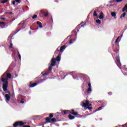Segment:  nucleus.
I'll list each match as a JSON object with an SVG mask.
<instances>
[{"mask_svg":"<svg viewBox=\"0 0 127 127\" xmlns=\"http://www.w3.org/2000/svg\"><path fill=\"white\" fill-rule=\"evenodd\" d=\"M44 80H45V79H43V81H44Z\"/></svg>","mask_w":127,"mask_h":127,"instance_id":"50","label":"nucleus"},{"mask_svg":"<svg viewBox=\"0 0 127 127\" xmlns=\"http://www.w3.org/2000/svg\"><path fill=\"white\" fill-rule=\"evenodd\" d=\"M0 27H1V28H2V29L5 28V23H4L3 22H0Z\"/></svg>","mask_w":127,"mask_h":127,"instance_id":"7","label":"nucleus"},{"mask_svg":"<svg viewBox=\"0 0 127 127\" xmlns=\"http://www.w3.org/2000/svg\"><path fill=\"white\" fill-rule=\"evenodd\" d=\"M120 39V37H118L115 41V43H118L119 42V39Z\"/></svg>","mask_w":127,"mask_h":127,"instance_id":"30","label":"nucleus"},{"mask_svg":"<svg viewBox=\"0 0 127 127\" xmlns=\"http://www.w3.org/2000/svg\"><path fill=\"white\" fill-rule=\"evenodd\" d=\"M110 3H112V2H114V0H111L110 1Z\"/></svg>","mask_w":127,"mask_h":127,"instance_id":"45","label":"nucleus"},{"mask_svg":"<svg viewBox=\"0 0 127 127\" xmlns=\"http://www.w3.org/2000/svg\"><path fill=\"white\" fill-rule=\"evenodd\" d=\"M42 76H47L48 75H49V73H46V72H45L43 73V72H42Z\"/></svg>","mask_w":127,"mask_h":127,"instance_id":"21","label":"nucleus"},{"mask_svg":"<svg viewBox=\"0 0 127 127\" xmlns=\"http://www.w3.org/2000/svg\"><path fill=\"white\" fill-rule=\"evenodd\" d=\"M115 62H116L117 66H119V67H120V66H121V60L120 59V56L118 54H116Z\"/></svg>","mask_w":127,"mask_h":127,"instance_id":"3","label":"nucleus"},{"mask_svg":"<svg viewBox=\"0 0 127 127\" xmlns=\"http://www.w3.org/2000/svg\"><path fill=\"white\" fill-rule=\"evenodd\" d=\"M37 85V83L35 82L33 83V84H31V83L30 84V88H33V87H35Z\"/></svg>","mask_w":127,"mask_h":127,"instance_id":"16","label":"nucleus"},{"mask_svg":"<svg viewBox=\"0 0 127 127\" xmlns=\"http://www.w3.org/2000/svg\"><path fill=\"white\" fill-rule=\"evenodd\" d=\"M20 103H21V104H24V101L21 100V101H20Z\"/></svg>","mask_w":127,"mask_h":127,"instance_id":"44","label":"nucleus"},{"mask_svg":"<svg viewBox=\"0 0 127 127\" xmlns=\"http://www.w3.org/2000/svg\"><path fill=\"white\" fill-rule=\"evenodd\" d=\"M68 117L69 120H74L75 119V116H73L71 114L68 115Z\"/></svg>","mask_w":127,"mask_h":127,"instance_id":"15","label":"nucleus"},{"mask_svg":"<svg viewBox=\"0 0 127 127\" xmlns=\"http://www.w3.org/2000/svg\"><path fill=\"white\" fill-rule=\"evenodd\" d=\"M127 125V124H126V125H125V126H126Z\"/></svg>","mask_w":127,"mask_h":127,"instance_id":"51","label":"nucleus"},{"mask_svg":"<svg viewBox=\"0 0 127 127\" xmlns=\"http://www.w3.org/2000/svg\"><path fill=\"white\" fill-rule=\"evenodd\" d=\"M127 12V3L124 6L122 9V12Z\"/></svg>","mask_w":127,"mask_h":127,"instance_id":"11","label":"nucleus"},{"mask_svg":"<svg viewBox=\"0 0 127 127\" xmlns=\"http://www.w3.org/2000/svg\"><path fill=\"white\" fill-rule=\"evenodd\" d=\"M108 95H109V96H112V95H113V93L109 92H108Z\"/></svg>","mask_w":127,"mask_h":127,"instance_id":"38","label":"nucleus"},{"mask_svg":"<svg viewBox=\"0 0 127 127\" xmlns=\"http://www.w3.org/2000/svg\"><path fill=\"white\" fill-rule=\"evenodd\" d=\"M103 108H104V106H101V107H100L98 108L97 110V111H101V110H102V109H103Z\"/></svg>","mask_w":127,"mask_h":127,"instance_id":"29","label":"nucleus"},{"mask_svg":"<svg viewBox=\"0 0 127 127\" xmlns=\"http://www.w3.org/2000/svg\"><path fill=\"white\" fill-rule=\"evenodd\" d=\"M117 2H120V1H123V0H116Z\"/></svg>","mask_w":127,"mask_h":127,"instance_id":"40","label":"nucleus"},{"mask_svg":"<svg viewBox=\"0 0 127 127\" xmlns=\"http://www.w3.org/2000/svg\"><path fill=\"white\" fill-rule=\"evenodd\" d=\"M21 0H15L16 2H18V3H20Z\"/></svg>","mask_w":127,"mask_h":127,"instance_id":"33","label":"nucleus"},{"mask_svg":"<svg viewBox=\"0 0 127 127\" xmlns=\"http://www.w3.org/2000/svg\"><path fill=\"white\" fill-rule=\"evenodd\" d=\"M0 19H1V20H3V21L5 20V18H3V17H1V18H0Z\"/></svg>","mask_w":127,"mask_h":127,"instance_id":"41","label":"nucleus"},{"mask_svg":"<svg viewBox=\"0 0 127 127\" xmlns=\"http://www.w3.org/2000/svg\"><path fill=\"white\" fill-rule=\"evenodd\" d=\"M10 48H12V44H10Z\"/></svg>","mask_w":127,"mask_h":127,"instance_id":"42","label":"nucleus"},{"mask_svg":"<svg viewBox=\"0 0 127 127\" xmlns=\"http://www.w3.org/2000/svg\"><path fill=\"white\" fill-rule=\"evenodd\" d=\"M53 117H54V116L52 113H50L49 114V118H50V119H52V118H53Z\"/></svg>","mask_w":127,"mask_h":127,"instance_id":"26","label":"nucleus"},{"mask_svg":"<svg viewBox=\"0 0 127 127\" xmlns=\"http://www.w3.org/2000/svg\"><path fill=\"white\" fill-rule=\"evenodd\" d=\"M54 65H51V64L49 66V71H52V66H53Z\"/></svg>","mask_w":127,"mask_h":127,"instance_id":"22","label":"nucleus"},{"mask_svg":"<svg viewBox=\"0 0 127 127\" xmlns=\"http://www.w3.org/2000/svg\"><path fill=\"white\" fill-rule=\"evenodd\" d=\"M60 60H61V55L60 54H59L58 56L57 57V58L56 59V61L59 62Z\"/></svg>","mask_w":127,"mask_h":127,"instance_id":"8","label":"nucleus"},{"mask_svg":"<svg viewBox=\"0 0 127 127\" xmlns=\"http://www.w3.org/2000/svg\"><path fill=\"white\" fill-rule=\"evenodd\" d=\"M126 14H127V13H126V12L123 13L121 15V17H120V18H122V17H125Z\"/></svg>","mask_w":127,"mask_h":127,"instance_id":"20","label":"nucleus"},{"mask_svg":"<svg viewBox=\"0 0 127 127\" xmlns=\"http://www.w3.org/2000/svg\"><path fill=\"white\" fill-rule=\"evenodd\" d=\"M21 24V23H20L18 25H20Z\"/></svg>","mask_w":127,"mask_h":127,"instance_id":"47","label":"nucleus"},{"mask_svg":"<svg viewBox=\"0 0 127 127\" xmlns=\"http://www.w3.org/2000/svg\"><path fill=\"white\" fill-rule=\"evenodd\" d=\"M96 23H98V24H101V20H96Z\"/></svg>","mask_w":127,"mask_h":127,"instance_id":"28","label":"nucleus"},{"mask_svg":"<svg viewBox=\"0 0 127 127\" xmlns=\"http://www.w3.org/2000/svg\"><path fill=\"white\" fill-rule=\"evenodd\" d=\"M19 30H20L17 31L16 33L18 32V31H19Z\"/></svg>","mask_w":127,"mask_h":127,"instance_id":"48","label":"nucleus"},{"mask_svg":"<svg viewBox=\"0 0 127 127\" xmlns=\"http://www.w3.org/2000/svg\"><path fill=\"white\" fill-rule=\"evenodd\" d=\"M45 120L46 121V123H51V118L49 117L45 118Z\"/></svg>","mask_w":127,"mask_h":127,"instance_id":"12","label":"nucleus"},{"mask_svg":"<svg viewBox=\"0 0 127 127\" xmlns=\"http://www.w3.org/2000/svg\"><path fill=\"white\" fill-rule=\"evenodd\" d=\"M67 113H69V114H71V115H73V116H78V112H75L74 109L67 110Z\"/></svg>","mask_w":127,"mask_h":127,"instance_id":"5","label":"nucleus"},{"mask_svg":"<svg viewBox=\"0 0 127 127\" xmlns=\"http://www.w3.org/2000/svg\"><path fill=\"white\" fill-rule=\"evenodd\" d=\"M37 24L38 25L40 28H42V23H41V22L40 21H37Z\"/></svg>","mask_w":127,"mask_h":127,"instance_id":"14","label":"nucleus"},{"mask_svg":"<svg viewBox=\"0 0 127 127\" xmlns=\"http://www.w3.org/2000/svg\"><path fill=\"white\" fill-rule=\"evenodd\" d=\"M72 41H74V40H70L69 41V44H72L73 43V42Z\"/></svg>","mask_w":127,"mask_h":127,"instance_id":"35","label":"nucleus"},{"mask_svg":"<svg viewBox=\"0 0 127 127\" xmlns=\"http://www.w3.org/2000/svg\"><path fill=\"white\" fill-rule=\"evenodd\" d=\"M65 49H66V46L65 45L62 46L60 48V52H62L63 51H64Z\"/></svg>","mask_w":127,"mask_h":127,"instance_id":"9","label":"nucleus"},{"mask_svg":"<svg viewBox=\"0 0 127 127\" xmlns=\"http://www.w3.org/2000/svg\"><path fill=\"white\" fill-rule=\"evenodd\" d=\"M93 15L94 16H98V14L97 13V11L96 10L94 11Z\"/></svg>","mask_w":127,"mask_h":127,"instance_id":"24","label":"nucleus"},{"mask_svg":"<svg viewBox=\"0 0 127 127\" xmlns=\"http://www.w3.org/2000/svg\"><path fill=\"white\" fill-rule=\"evenodd\" d=\"M23 127H30V126L25 125V126H23Z\"/></svg>","mask_w":127,"mask_h":127,"instance_id":"43","label":"nucleus"},{"mask_svg":"<svg viewBox=\"0 0 127 127\" xmlns=\"http://www.w3.org/2000/svg\"><path fill=\"white\" fill-rule=\"evenodd\" d=\"M62 115H66V114H69L68 111H66L65 110L62 111L61 112Z\"/></svg>","mask_w":127,"mask_h":127,"instance_id":"17","label":"nucleus"},{"mask_svg":"<svg viewBox=\"0 0 127 127\" xmlns=\"http://www.w3.org/2000/svg\"><path fill=\"white\" fill-rule=\"evenodd\" d=\"M6 13H7L8 14H12V12H7Z\"/></svg>","mask_w":127,"mask_h":127,"instance_id":"39","label":"nucleus"},{"mask_svg":"<svg viewBox=\"0 0 127 127\" xmlns=\"http://www.w3.org/2000/svg\"><path fill=\"white\" fill-rule=\"evenodd\" d=\"M88 87L89 88H92V86L91 85V83H88Z\"/></svg>","mask_w":127,"mask_h":127,"instance_id":"37","label":"nucleus"},{"mask_svg":"<svg viewBox=\"0 0 127 127\" xmlns=\"http://www.w3.org/2000/svg\"><path fill=\"white\" fill-rule=\"evenodd\" d=\"M51 19H52V21H53V18H52V17H51Z\"/></svg>","mask_w":127,"mask_h":127,"instance_id":"46","label":"nucleus"},{"mask_svg":"<svg viewBox=\"0 0 127 127\" xmlns=\"http://www.w3.org/2000/svg\"><path fill=\"white\" fill-rule=\"evenodd\" d=\"M44 16L46 17L47 16V15H48V12H47V13L44 12Z\"/></svg>","mask_w":127,"mask_h":127,"instance_id":"34","label":"nucleus"},{"mask_svg":"<svg viewBox=\"0 0 127 127\" xmlns=\"http://www.w3.org/2000/svg\"><path fill=\"white\" fill-rule=\"evenodd\" d=\"M87 91L88 92H91L92 91V89L91 87H89L87 89Z\"/></svg>","mask_w":127,"mask_h":127,"instance_id":"32","label":"nucleus"},{"mask_svg":"<svg viewBox=\"0 0 127 127\" xmlns=\"http://www.w3.org/2000/svg\"><path fill=\"white\" fill-rule=\"evenodd\" d=\"M56 123V118H54L53 119L51 118V123Z\"/></svg>","mask_w":127,"mask_h":127,"instance_id":"19","label":"nucleus"},{"mask_svg":"<svg viewBox=\"0 0 127 127\" xmlns=\"http://www.w3.org/2000/svg\"><path fill=\"white\" fill-rule=\"evenodd\" d=\"M11 78V74L9 73H7L5 78H2L1 81L3 83L2 85V89L4 92H6L7 94L10 95V92L7 90V87H8V79Z\"/></svg>","mask_w":127,"mask_h":127,"instance_id":"1","label":"nucleus"},{"mask_svg":"<svg viewBox=\"0 0 127 127\" xmlns=\"http://www.w3.org/2000/svg\"><path fill=\"white\" fill-rule=\"evenodd\" d=\"M99 18L100 19H103L104 18V13H103V11L100 12Z\"/></svg>","mask_w":127,"mask_h":127,"instance_id":"10","label":"nucleus"},{"mask_svg":"<svg viewBox=\"0 0 127 127\" xmlns=\"http://www.w3.org/2000/svg\"><path fill=\"white\" fill-rule=\"evenodd\" d=\"M86 109H88V110H89L90 111H91V110L93 109V107H91V106H86Z\"/></svg>","mask_w":127,"mask_h":127,"instance_id":"25","label":"nucleus"},{"mask_svg":"<svg viewBox=\"0 0 127 127\" xmlns=\"http://www.w3.org/2000/svg\"><path fill=\"white\" fill-rule=\"evenodd\" d=\"M36 17H37V15L35 14L34 16H33L32 19H35V18H36Z\"/></svg>","mask_w":127,"mask_h":127,"instance_id":"31","label":"nucleus"},{"mask_svg":"<svg viewBox=\"0 0 127 127\" xmlns=\"http://www.w3.org/2000/svg\"><path fill=\"white\" fill-rule=\"evenodd\" d=\"M15 0H13L12 2V4H13V5H15Z\"/></svg>","mask_w":127,"mask_h":127,"instance_id":"36","label":"nucleus"},{"mask_svg":"<svg viewBox=\"0 0 127 127\" xmlns=\"http://www.w3.org/2000/svg\"><path fill=\"white\" fill-rule=\"evenodd\" d=\"M51 66H56V59L52 58L51 60Z\"/></svg>","mask_w":127,"mask_h":127,"instance_id":"6","label":"nucleus"},{"mask_svg":"<svg viewBox=\"0 0 127 127\" xmlns=\"http://www.w3.org/2000/svg\"><path fill=\"white\" fill-rule=\"evenodd\" d=\"M24 125H25V124L23 123V122L20 121H17L15 122L13 124V127H22L24 126Z\"/></svg>","mask_w":127,"mask_h":127,"instance_id":"2","label":"nucleus"},{"mask_svg":"<svg viewBox=\"0 0 127 127\" xmlns=\"http://www.w3.org/2000/svg\"><path fill=\"white\" fill-rule=\"evenodd\" d=\"M5 98H6V101H8L10 100V96L8 94L5 95Z\"/></svg>","mask_w":127,"mask_h":127,"instance_id":"13","label":"nucleus"},{"mask_svg":"<svg viewBox=\"0 0 127 127\" xmlns=\"http://www.w3.org/2000/svg\"><path fill=\"white\" fill-rule=\"evenodd\" d=\"M18 56L19 59L20 60H21V56L20 55V54H19V52H18Z\"/></svg>","mask_w":127,"mask_h":127,"instance_id":"27","label":"nucleus"},{"mask_svg":"<svg viewBox=\"0 0 127 127\" xmlns=\"http://www.w3.org/2000/svg\"><path fill=\"white\" fill-rule=\"evenodd\" d=\"M7 1H8V0H3L1 1V3L4 4V3H6Z\"/></svg>","mask_w":127,"mask_h":127,"instance_id":"23","label":"nucleus"},{"mask_svg":"<svg viewBox=\"0 0 127 127\" xmlns=\"http://www.w3.org/2000/svg\"><path fill=\"white\" fill-rule=\"evenodd\" d=\"M111 15L112 16H113V17H115V18H116V17L117 16V14L116 13V12H112Z\"/></svg>","mask_w":127,"mask_h":127,"instance_id":"18","label":"nucleus"},{"mask_svg":"<svg viewBox=\"0 0 127 127\" xmlns=\"http://www.w3.org/2000/svg\"><path fill=\"white\" fill-rule=\"evenodd\" d=\"M82 107H83L84 108H86L87 107H91L92 106V104H89V100H86L85 102L82 101V104H81Z\"/></svg>","mask_w":127,"mask_h":127,"instance_id":"4","label":"nucleus"},{"mask_svg":"<svg viewBox=\"0 0 127 127\" xmlns=\"http://www.w3.org/2000/svg\"><path fill=\"white\" fill-rule=\"evenodd\" d=\"M113 46V47H114L115 45H113V46Z\"/></svg>","mask_w":127,"mask_h":127,"instance_id":"49","label":"nucleus"}]
</instances>
